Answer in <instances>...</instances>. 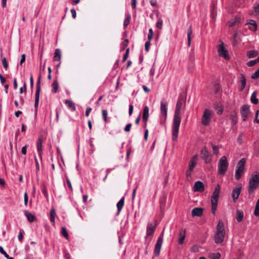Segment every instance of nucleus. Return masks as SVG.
I'll list each match as a JSON object with an SVG mask.
<instances>
[{
	"instance_id": "obj_1",
	"label": "nucleus",
	"mask_w": 259,
	"mask_h": 259,
	"mask_svg": "<svg viewBox=\"0 0 259 259\" xmlns=\"http://www.w3.org/2000/svg\"><path fill=\"white\" fill-rule=\"evenodd\" d=\"M185 97L180 95L176 104L172 123V139L173 141H176L178 137L179 127L181 121V111L183 103L185 102Z\"/></svg>"
},
{
	"instance_id": "obj_2",
	"label": "nucleus",
	"mask_w": 259,
	"mask_h": 259,
	"mask_svg": "<svg viewBox=\"0 0 259 259\" xmlns=\"http://www.w3.org/2000/svg\"><path fill=\"white\" fill-rule=\"evenodd\" d=\"M259 187V172L255 171L250 176L248 180L247 192L251 195Z\"/></svg>"
},
{
	"instance_id": "obj_3",
	"label": "nucleus",
	"mask_w": 259,
	"mask_h": 259,
	"mask_svg": "<svg viewBox=\"0 0 259 259\" xmlns=\"http://www.w3.org/2000/svg\"><path fill=\"white\" fill-rule=\"evenodd\" d=\"M225 235V231L224 229V223L222 221L219 220L217 226V233L214 236L215 243L219 244L223 242Z\"/></svg>"
},
{
	"instance_id": "obj_4",
	"label": "nucleus",
	"mask_w": 259,
	"mask_h": 259,
	"mask_svg": "<svg viewBox=\"0 0 259 259\" xmlns=\"http://www.w3.org/2000/svg\"><path fill=\"white\" fill-rule=\"evenodd\" d=\"M221 187L219 184L215 186L214 190L212 193L211 199L212 213L214 214L217 209L218 203L219 198Z\"/></svg>"
},
{
	"instance_id": "obj_5",
	"label": "nucleus",
	"mask_w": 259,
	"mask_h": 259,
	"mask_svg": "<svg viewBox=\"0 0 259 259\" xmlns=\"http://www.w3.org/2000/svg\"><path fill=\"white\" fill-rule=\"evenodd\" d=\"M229 166V163L226 156H222L219 160L218 163V173L222 176L225 175Z\"/></svg>"
},
{
	"instance_id": "obj_6",
	"label": "nucleus",
	"mask_w": 259,
	"mask_h": 259,
	"mask_svg": "<svg viewBox=\"0 0 259 259\" xmlns=\"http://www.w3.org/2000/svg\"><path fill=\"white\" fill-rule=\"evenodd\" d=\"M246 159L244 158H241L237 163L235 177L237 180H240L242 174L244 172V168L246 163Z\"/></svg>"
},
{
	"instance_id": "obj_7",
	"label": "nucleus",
	"mask_w": 259,
	"mask_h": 259,
	"mask_svg": "<svg viewBox=\"0 0 259 259\" xmlns=\"http://www.w3.org/2000/svg\"><path fill=\"white\" fill-rule=\"evenodd\" d=\"M200 156L206 164L211 163L212 160V156L206 147H204L201 149Z\"/></svg>"
},
{
	"instance_id": "obj_8",
	"label": "nucleus",
	"mask_w": 259,
	"mask_h": 259,
	"mask_svg": "<svg viewBox=\"0 0 259 259\" xmlns=\"http://www.w3.org/2000/svg\"><path fill=\"white\" fill-rule=\"evenodd\" d=\"M41 90V75H39L37 81L36 82V90L35 92V103L34 107L37 108L38 106L39 94Z\"/></svg>"
},
{
	"instance_id": "obj_9",
	"label": "nucleus",
	"mask_w": 259,
	"mask_h": 259,
	"mask_svg": "<svg viewBox=\"0 0 259 259\" xmlns=\"http://www.w3.org/2000/svg\"><path fill=\"white\" fill-rule=\"evenodd\" d=\"M164 230L158 237L154 248V254L156 256L159 255L160 249L163 243Z\"/></svg>"
},
{
	"instance_id": "obj_10",
	"label": "nucleus",
	"mask_w": 259,
	"mask_h": 259,
	"mask_svg": "<svg viewBox=\"0 0 259 259\" xmlns=\"http://www.w3.org/2000/svg\"><path fill=\"white\" fill-rule=\"evenodd\" d=\"M211 120V112L208 109L204 110L202 117L201 123L203 125H208Z\"/></svg>"
},
{
	"instance_id": "obj_11",
	"label": "nucleus",
	"mask_w": 259,
	"mask_h": 259,
	"mask_svg": "<svg viewBox=\"0 0 259 259\" xmlns=\"http://www.w3.org/2000/svg\"><path fill=\"white\" fill-rule=\"evenodd\" d=\"M241 114L243 121H246L250 113V106L248 105H243L241 108Z\"/></svg>"
},
{
	"instance_id": "obj_12",
	"label": "nucleus",
	"mask_w": 259,
	"mask_h": 259,
	"mask_svg": "<svg viewBox=\"0 0 259 259\" xmlns=\"http://www.w3.org/2000/svg\"><path fill=\"white\" fill-rule=\"evenodd\" d=\"M156 229V225L153 223H149L147 227L146 236L145 237V240L147 243V239L149 236L152 235L154 233Z\"/></svg>"
},
{
	"instance_id": "obj_13",
	"label": "nucleus",
	"mask_w": 259,
	"mask_h": 259,
	"mask_svg": "<svg viewBox=\"0 0 259 259\" xmlns=\"http://www.w3.org/2000/svg\"><path fill=\"white\" fill-rule=\"evenodd\" d=\"M218 53L220 56L223 57L226 60H229L230 58L228 51L224 48L223 43L220 45Z\"/></svg>"
},
{
	"instance_id": "obj_14",
	"label": "nucleus",
	"mask_w": 259,
	"mask_h": 259,
	"mask_svg": "<svg viewBox=\"0 0 259 259\" xmlns=\"http://www.w3.org/2000/svg\"><path fill=\"white\" fill-rule=\"evenodd\" d=\"M205 190L204 185L203 182L198 181H196L194 185L193 190L195 192H203Z\"/></svg>"
},
{
	"instance_id": "obj_15",
	"label": "nucleus",
	"mask_w": 259,
	"mask_h": 259,
	"mask_svg": "<svg viewBox=\"0 0 259 259\" xmlns=\"http://www.w3.org/2000/svg\"><path fill=\"white\" fill-rule=\"evenodd\" d=\"M160 112L162 115L164 117L165 120L167 117V108L166 107V103L164 100L160 101Z\"/></svg>"
},
{
	"instance_id": "obj_16",
	"label": "nucleus",
	"mask_w": 259,
	"mask_h": 259,
	"mask_svg": "<svg viewBox=\"0 0 259 259\" xmlns=\"http://www.w3.org/2000/svg\"><path fill=\"white\" fill-rule=\"evenodd\" d=\"M149 107L147 106H145L143 109V113L142 116V119L145 122L144 127L145 128L147 125V122L149 118Z\"/></svg>"
},
{
	"instance_id": "obj_17",
	"label": "nucleus",
	"mask_w": 259,
	"mask_h": 259,
	"mask_svg": "<svg viewBox=\"0 0 259 259\" xmlns=\"http://www.w3.org/2000/svg\"><path fill=\"white\" fill-rule=\"evenodd\" d=\"M241 186L235 188L233 190L232 196L234 201L238 199L241 192Z\"/></svg>"
},
{
	"instance_id": "obj_18",
	"label": "nucleus",
	"mask_w": 259,
	"mask_h": 259,
	"mask_svg": "<svg viewBox=\"0 0 259 259\" xmlns=\"http://www.w3.org/2000/svg\"><path fill=\"white\" fill-rule=\"evenodd\" d=\"M239 81L241 83V87L239 88L240 91H242L245 88L246 80L243 74H241L239 77Z\"/></svg>"
},
{
	"instance_id": "obj_19",
	"label": "nucleus",
	"mask_w": 259,
	"mask_h": 259,
	"mask_svg": "<svg viewBox=\"0 0 259 259\" xmlns=\"http://www.w3.org/2000/svg\"><path fill=\"white\" fill-rule=\"evenodd\" d=\"M214 108L217 111V114L221 115L224 111V106L221 102H216L213 104Z\"/></svg>"
},
{
	"instance_id": "obj_20",
	"label": "nucleus",
	"mask_w": 259,
	"mask_h": 259,
	"mask_svg": "<svg viewBox=\"0 0 259 259\" xmlns=\"http://www.w3.org/2000/svg\"><path fill=\"white\" fill-rule=\"evenodd\" d=\"M246 25H249L248 29L252 31H255L257 30V25L254 20L250 19Z\"/></svg>"
},
{
	"instance_id": "obj_21",
	"label": "nucleus",
	"mask_w": 259,
	"mask_h": 259,
	"mask_svg": "<svg viewBox=\"0 0 259 259\" xmlns=\"http://www.w3.org/2000/svg\"><path fill=\"white\" fill-rule=\"evenodd\" d=\"M203 208L201 207H195L192 210V215L193 217H201L203 214Z\"/></svg>"
},
{
	"instance_id": "obj_22",
	"label": "nucleus",
	"mask_w": 259,
	"mask_h": 259,
	"mask_svg": "<svg viewBox=\"0 0 259 259\" xmlns=\"http://www.w3.org/2000/svg\"><path fill=\"white\" fill-rule=\"evenodd\" d=\"M24 214L27 217L28 221L30 223L33 222L37 220L36 217L29 212L28 210H25Z\"/></svg>"
},
{
	"instance_id": "obj_23",
	"label": "nucleus",
	"mask_w": 259,
	"mask_h": 259,
	"mask_svg": "<svg viewBox=\"0 0 259 259\" xmlns=\"http://www.w3.org/2000/svg\"><path fill=\"white\" fill-rule=\"evenodd\" d=\"M179 235L180 237L179 238L178 243L179 244H182L185 238L186 230L184 229L180 230L179 233Z\"/></svg>"
},
{
	"instance_id": "obj_24",
	"label": "nucleus",
	"mask_w": 259,
	"mask_h": 259,
	"mask_svg": "<svg viewBox=\"0 0 259 259\" xmlns=\"http://www.w3.org/2000/svg\"><path fill=\"white\" fill-rule=\"evenodd\" d=\"M42 139H41V137H39L37 140V150H38V154H39V155L40 157V159L42 158V156H41V154H42Z\"/></svg>"
},
{
	"instance_id": "obj_25",
	"label": "nucleus",
	"mask_w": 259,
	"mask_h": 259,
	"mask_svg": "<svg viewBox=\"0 0 259 259\" xmlns=\"http://www.w3.org/2000/svg\"><path fill=\"white\" fill-rule=\"evenodd\" d=\"M65 105L68 108L70 109L72 111H75L76 110V107L75 104L69 100H66L65 101Z\"/></svg>"
},
{
	"instance_id": "obj_26",
	"label": "nucleus",
	"mask_w": 259,
	"mask_h": 259,
	"mask_svg": "<svg viewBox=\"0 0 259 259\" xmlns=\"http://www.w3.org/2000/svg\"><path fill=\"white\" fill-rule=\"evenodd\" d=\"M124 203V197H122L120 200L117 202L116 204L117 208V214H119L121 210L122 209Z\"/></svg>"
},
{
	"instance_id": "obj_27",
	"label": "nucleus",
	"mask_w": 259,
	"mask_h": 259,
	"mask_svg": "<svg viewBox=\"0 0 259 259\" xmlns=\"http://www.w3.org/2000/svg\"><path fill=\"white\" fill-rule=\"evenodd\" d=\"M240 18L235 17L234 18L231 19L229 22V26L231 27L235 25L239 24L240 22Z\"/></svg>"
},
{
	"instance_id": "obj_28",
	"label": "nucleus",
	"mask_w": 259,
	"mask_h": 259,
	"mask_svg": "<svg viewBox=\"0 0 259 259\" xmlns=\"http://www.w3.org/2000/svg\"><path fill=\"white\" fill-rule=\"evenodd\" d=\"M217 6L214 3H212L211 6V17L214 19L217 16Z\"/></svg>"
},
{
	"instance_id": "obj_29",
	"label": "nucleus",
	"mask_w": 259,
	"mask_h": 259,
	"mask_svg": "<svg viewBox=\"0 0 259 259\" xmlns=\"http://www.w3.org/2000/svg\"><path fill=\"white\" fill-rule=\"evenodd\" d=\"M56 215V210L54 207H52L50 210V220L51 223L55 224V217Z\"/></svg>"
},
{
	"instance_id": "obj_30",
	"label": "nucleus",
	"mask_w": 259,
	"mask_h": 259,
	"mask_svg": "<svg viewBox=\"0 0 259 259\" xmlns=\"http://www.w3.org/2000/svg\"><path fill=\"white\" fill-rule=\"evenodd\" d=\"M250 101L254 105H256L258 103V100L257 98V93L256 92H253L250 97Z\"/></svg>"
},
{
	"instance_id": "obj_31",
	"label": "nucleus",
	"mask_w": 259,
	"mask_h": 259,
	"mask_svg": "<svg viewBox=\"0 0 259 259\" xmlns=\"http://www.w3.org/2000/svg\"><path fill=\"white\" fill-rule=\"evenodd\" d=\"M61 51L59 49H57L55 50L54 56V61H58L61 59Z\"/></svg>"
},
{
	"instance_id": "obj_32",
	"label": "nucleus",
	"mask_w": 259,
	"mask_h": 259,
	"mask_svg": "<svg viewBox=\"0 0 259 259\" xmlns=\"http://www.w3.org/2000/svg\"><path fill=\"white\" fill-rule=\"evenodd\" d=\"M52 92L53 93L55 94L57 92L58 88H59V83L57 80H55L53 81V83L52 84Z\"/></svg>"
},
{
	"instance_id": "obj_33",
	"label": "nucleus",
	"mask_w": 259,
	"mask_h": 259,
	"mask_svg": "<svg viewBox=\"0 0 259 259\" xmlns=\"http://www.w3.org/2000/svg\"><path fill=\"white\" fill-rule=\"evenodd\" d=\"M244 213L243 211L237 210L236 213V220L238 222H241L243 218Z\"/></svg>"
},
{
	"instance_id": "obj_34",
	"label": "nucleus",
	"mask_w": 259,
	"mask_h": 259,
	"mask_svg": "<svg viewBox=\"0 0 259 259\" xmlns=\"http://www.w3.org/2000/svg\"><path fill=\"white\" fill-rule=\"evenodd\" d=\"M192 34V26H190L187 31L188 36V46L190 47L191 45V35Z\"/></svg>"
},
{
	"instance_id": "obj_35",
	"label": "nucleus",
	"mask_w": 259,
	"mask_h": 259,
	"mask_svg": "<svg viewBox=\"0 0 259 259\" xmlns=\"http://www.w3.org/2000/svg\"><path fill=\"white\" fill-rule=\"evenodd\" d=\"M239 35V32H235L233 36L231 37V40L232 41V44L234 46H236L238 44V41L236 39L237 37Z\"/></svg>"
},
{
	"instance_id": "obj_36",
	"label": "nucleus",
	"mask_w": 259,
	"mask_h": 259,
	"mask_svg": "<svg viewBox=\"0 0 259 259\" xmlns=\"http://www.w3.org/2000/svg\"><path fill=\"white\" fill-rule=\"evenodd\" d=\"M258 55V52L255 50H251L247 52V55L249 58H252Z\"/></svg>"
},
{
	"instance_id": "obj_37",
	"label": "nucleus",
	"mask_w": 259,
	"mask_h": 259,
	"mask_svg": "<svg viewBox=\"0 0 259 259\" xmlns=\"http://www.w3.org/2000/svg\"><path fill=\"white\" fill-rule=\"evenodd\" d=\"M129 41L127 39H125L120 45V51H122L125 50L126 47L128 46Z\"/></svg>"
},
{
	"instance_id": "obj_38",
	"label": "nucleus",
	"mask_w": 259,
	"mask_h": 259,
	"mask_svg": "<svg viewBox=\"0 0 259 259\" xmlns=\"http://www.w3.org/2000/svg\"><path fill=\"white\" fill-rule=\"evenodd\" d=\"M254 214L255 217H259V199L257 200L255 204Z\"/></svg>"
},
{
	"instance_id": "obj_39",
	"label": "nucleus",
	"mask_w": 259,
	"mask_h": 259,
	"mask_svg": "<svg viewBox=\"0 0 259 259\" xmlns=\"http://www.w3.org/2000/svg\"><path fill=\"white\" fill-rule=\"evenodd\" d=\"M196 165V162L193 161H190L189 163L188 169L190 171H193Z\"/></svg>"
},
{
	"instance_id": "obj_40",
	"label": "nucleus",
	"mask_w": 259,
	"mask_h": 259,
	"mask_svg": "<svg viewBox=\"0 0 259 259\" xmlns=\"http://www.w3.org/2000/svg\"><path fill=\"white\" fill-rule=\"evenodd\" d=\"M130 19L131 15L130 14H128L126 18L124 20L123 26L125 28H126L127 26L129 25L130 22Z\"/></svg>"
},
{
	"instance_id": "obj_41",
	"label": "nucleus",
	"mask_w": 259,
	"mask_h": 259,
	"mask_svg": "<svg viewBox=\"0 0 259 259\" xmlns=\"http://www.w3.org/2000/svg\"><path fill=\"white\" fill-rule=\"evenodd\" d=\"M103 119L105 122H108V112L106 110L103 109L102 110Z\"/></svg>"
},
{
	"instance_id": "obj_42",
	"label": "nucleus",
	"mask_w": 259,
	"mask_h": 259,
	"mask_svg": "<svg viewBox=\"0 0 259 259\" xmlns=\"http://www.w3.org/2000/svg\"><path fill=\"white\" fill-rule=\"evenodd\" d=\"M232 124L234 125L237 123V118L236 114H232L230 116Z\"/></svg>"
},
{
	"instance_id": "obj_43",
	"label": "nucleus",
	"mask_w": 259,
	"mask_h": 259,
	"mask_svg": "<svg viewBox=\"0 0 259 259\" xmlns=\"http://www.w3.org/2000/svg\"><path fill=\"white\" fill-rule=\"evenodd\" d=\"M41 191H42L43 194H44L45 197L46 198H48V192H47L46 186H45V184H43L41 186Z\"/></svg>"
},
{
	"instance_id": "obj_44",
	"label": "nucleus",
	"mask_w": 259,
	"mask_h": 259,
	"mask_svg": "<svg viewBox=\"0 0 259 259\" xmlns=\"http://www.w3.org/2000/svg\"><path fill=\"white\" fill-rule=\"evenodd\" d=\"M61 233L62 235L64 236L66 238H68V234L67 232L66 229L65 227H62L61 228Z\"/></svg>"
},
{
	"instance_id": "obj_45",
	"label": "nucleus",
	"mask_w": 259,
	"mask_h": 259,
	"mask_svg": "<svg viewBox=\"0 0 259 259\" xmlns=\"http://www.w3.org/2000/svg\"><path fill=\"white\" fill-rule=\"evenodd\" d=\"M129 53H130V49L127 48L126 50L125 53L124 54L123 57V59H122L123 62H125L126 60V59H127V58L128 57Z\"/></svg>"
},
{
	"instance_id": "obj_46",
	"label": "nucleus",
	"mask_w": 259,
	"mask_h": 259,
	"mask_svg": "<svg viewBox=\"0 0 259 259\" xmlns=\"http://www.w3.org/2000/svg\"><path fill=\"white\" fill-rule=\"evenodd\" d=\"M259 77V68L251 76V78L252 79H256Z\"/></svg>"
},
{
	"instance_id": "obj_47",
	"label": "nucleus",
	"mask_w": 259,
	"mask_h": 259,
	"mask_svg": "<svg viewBox=\"0 0 259 259\" xmlns=\"http://www.w3.org/2000/svg\"><path fill=\"white\" fill-rule=\"evenodd\" d=\"M253 9L254 11L255 15H256V16L258 15H259V4H257V3L255 4L253 7Z\"/></svg>"
},
{
	"instance_id": "obj_48",
	"label": "nucleus",
	"mask_w": 259,
	"mask_h": 259,
	"mask_svg": "<svg viewBox=\"0 0 259 259\" xmlns=\"http://www.w3.org/2000/svg\"><path fill=\"white\" fill-rule=\"evenodd\" d=\"M212 151H213V155H217L219 152V148L218 146H212Z\"/></svg>"
},
{
	"instance_id": "obj_49",
	"label": "nucleus",
	"mask_w": 259,
	"mask_h": 259,
	"mask_svg": "<svg viewBox=\"0 0 259 259\" xmlns=\"http://www.w3.org/2000/svg\"><path fill=\"white\" fill-rule=\"evenodd\" d=\"M162 24H163L162 20L161 19H159L156 23V26L157 28H158L159 29H161L162 26Z\"/></svg>"
},
{
	"instance_id": "obj_50",
	"label": "nucleus",
	"mask_w": 259,
	"mask_h": 259,
	"mask_svg": "<svg viewBox=\"0 0 259 259\" xmlns=\"http://www.w3.org/2000/svg\"><path fill=\"white\" fill-rule=\"evenodd\" d=\"M2 63H3V65L4 67V68H5L6 69H7L8 67V64L7 63V59L6 58H3L2 59Z\"/></svg>"
},
{
	"instance_id": "obj_51",
	"label": "nucleus",
	"mask_w": 259,
	"mask_h": 259,
	"mask_svg": "<svg viewBox=\"0 0 259 259\" xmlns=\"http://www.w3.org/2000/svg\"><path fill=\"white\" fill-rule=\"evenodd\" d=\"M150 46V41H146L145 44V50H146V52H148L149 51Z\"/></svg>"
},
{
	"instance_id": "obj_52",
	"label": "nucleus",
	"mask_w": 259,
	"mask_h": 259,
	"mask_svg": "<svg viewBox=\"0 0 259 259\" xmlns=\"http://www.w3.org/2000/svg\"><path fill=\"white\" fill-rule=\"evenodd\" d=\"M131 127H132L131 123H128L127 124H126L124 129V132H130L131 130Z\"/></svg>"
},
{
	"instance_id": "obj_53",
	"label": "nucleus",
	"mask_w": 259,
	"mask_h": 259,
	"mask_svg": "<svg viewBox=\"0 0 259 259\" xmlns=\"http://www.w3.org/2000/svg\"><path fill=\"white\" fill-rule=\"evenodd\" d=\"M34 159H35V165H36V172H38L40 170L38 160L35 156Z\"/></svg>"
},
{
	"instance_id": "obj_54",
	"label": "nucleus",
	"mask_w": 259,
	"mask_h": 259,
	"mask_svg": "<svg viewBox=\"0 0 259 259\" xmlns=\"http://www.w3.org/2000/svg\"><path fill=\"white\" fill-rule=\"evenodd\" d=\"M24 204L25 205H27V203H28V195H27V192H25V194H24Z\"/></svg>"
},
{
	"instance_id": "obj_55",
	"label": "nucleus",
	"mask_w": 259,
	"mask_h": 259,
	"mask_svg": "<svg viewBox=\"0 0 259 259\" xmlns=\"http://www.w3.org/2000/svg\"><path fill=\"white\" fill-rule=\"evenodd\" d=\"M0 252L3 254L5 257L6 256H8V253L4 250L3 247L1 246H0Z\"/></svg>"
},
{
	"instance_id": "obj_56",
	"label": "nucleus",
	"mask_w": 259,
	"mask_h": 259,
	"mask_svg": "<svg viewBox=\"0 0 259 259\" xmlns=\"http://www.w3.org/2000/svg\"><path fill=\"white\" fill-rule=\"evenodd\" d=\"M26 90H27L26 89V83H24L23 87L22 88H20V89L19 90V92H20V93H22L23 92V91L26 92Z\"/></svg>"
},
{
	"instance_id": "obj_57",
	"label": "nucleus",
	"mask_w": 259,
	"mask_h": 259,
	"mask_svg": "<svg viewBox=\"0 0 259 259\" xmlns=\"http://www.w3.org/2000/svg\"><path fill=\"white\" fill-rule=\"evenodd\" d=\"M27 146L26 145L23 146L22 148V150H21V152L24 155H25L26 154V152H27Z\"/></svg>"
},
{
	"instance_id": "obj_58",
	"label": "nucleus",
	"mask_w": 259,
	"mask_h": 259,
	"mask_svg": "<svg viewBox=\"0 0 259 259\" xmlns=\"http://www.w3.org/2000/svg\"><path fill=\"white\" fill-rule=\"evenodd\" d=\"M70 11L72 14V17L73 18H75L76 17V13L75 10L74 8H73V9H71Z\"/></svg>"
},
{
	"instance_id": "obj_59",
	"label": "nucleus",
	"mask_w": 259,
	"mask_h": 259,
	"mask_svg": "<svg viewBox=\"0 0 259 259\" xmlns=\"http://www.w3.org/2000/svg\"><path fill=\"white\" fill-rule=\"evenodd\" d=\"M247 65L248 66H249V67H252L253 66H254L255 64L254 63V60H251V61H249V62H248L247 63Z\"/></svg>"
},
{
	"instance_id": "obj_60",
	"label": "nucleus",
	"mask_w": 259,
	"mask_h": 259,
	"mask_svg": "<svg viewBox=\"0 0 259 259\" xmlns=\"http://www.w3.org/2000/svg\"><path fill=\"white\" fill-rule=\"evenodd\" d=\"M92 109L90 107H88L87 108V109H86V112H85V116H89L90 112H91Z\"/></svg>"
},
{
	"instance_id": "obj_61",
	"label": "nucleus",
	"mask_w": 259,
	"mask_h": 259,
	"mask_svg": "<svg viewBox=\"0 0 259 259\" xmlns=\"http://www.w3.org/2000/svg\"><path fill=\"white\" fill-rule=\"evenodd\" d=\"M242 134L241 133L239 136H238V138H237V141H238V142L240 144H242Z\"/></svg>"
},
{
	"instance_id": "obj_62",
	"label": "nucleus",
	"mask_w": 259,
	"mask_h": 259,
	"mask_svg": "<svg viewBox=\"0 0 259 259\" xmlns=\"http://www.w3.org/2000/svg\"><path fill=\"white\" fill-rule=\"evenodd\" d=\"M25 61V55L23 54L21 55V59L20 61V64L22 65Z\"/></svg>"
},
{
	"instance_id": "obj_63",
	"label": "nucleus",
	"mask_w": 259,
	"mask_h": 259,
	"mask_svg": "<svg viewBox=\"0 0 259 259\" xmlns=\"http://www.w3.org/2000/svg\"><path fill=\"white\" fill-rule=\"evenodd\" d=\"M132 7L133 9L136 8L137 0H131Z\"/></svg>"
},
{
	"instance_id": "obj_64",
	"label": "nucleus",
	"mask_w": 259,
	"mask_h": 259,
	"mask_svg": "<svg viewBox=\"0 0 259 259\" xmlns=\"http://www.w3.org/2000/svg\"><path fill=\"white\" fill-rule=\"evenodd\" d=\"M150 3L153 7H156L157 6L156 0H150Z\"/></svg>"
}]
</instances>
